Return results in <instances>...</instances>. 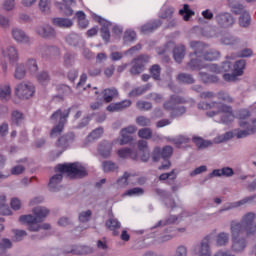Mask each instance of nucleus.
<instances>
[{
	"label": "nucleus",
	"instance_id": "nucleus-5",
	"mask_svg": "<svg viewBox=\"0 0 256 256\" xmlns=\"http://www.w3.org/2000/svg\"><path fill=\"white\" fill-rule=\"evenodd\" d=\"M33 213L35 216L28 214L22 215L19 217L20 223L23 225H27L28 231H39V223L45 220V217L49 215V209L38 206L33 209Z\"/></svg>",
	"mask_w": 256,
	"mask_h": 256
},
{
	"label": "nucleus",
	"instance_id": "nucleus-13",
	"mask_svg": "<svg viewBox=\"0 0 256 256\" xmlns=\"http://www.w3.org/2000/svg\"><path fill=\"white\" fill-rule=\"evenodd\" d=\"M2 56L9 61L10 65H15L19 61V50L15 46H8L2 50Z\"/></svg>",
	"mask_w": 256,
	"mask_h": 256
},
{
	"label": "nucleus",
	"instance_id": "nucleus-41",
	"mask_svg": "<svg viewBox=\"0 0 256 256\" xmlns=\"http://www.w3.org/2000/svg\"><path fill=\"white\" fill-rule=\"evenodd\" d=\"M151 89V84H146L142 87L134 88L130 93L129 97H139V95H143L146 91Z\"/></svg>",
	"mask_w": 256,
	"mask_h": 256
},
{
	"label": "nucleus",
	"instance_id": "nucleus-20",
	"mask_svg": "<svg viewBox=\"0 0 256 256\" xmlns=\"http://www.w3.org/2000/svg\"><path fill=\"white\" fill-rule=\"evenodd\" d=\"M99 23L102 26L100 31L101 37L106 43H109V40L111 39V32L109 31V28L111 27V22L100 18Z\"/></svg>",
	"mask_w": 256,
	"mask_h": 256
},
{
	"label": "nucleus",
	"instance_id": "nucleus-17",
	"mask_svg": "<svg viewBox=\"0 0 256 256\" xmlns=\"http://www.w3.org/2000/svg\"><path fill=\"white\" fill-rule=\"evenodd\" d=\"M35 33L40 37H43V39H51V37H55V29L47 24L37 26L35 28Z\"/></svg>",
	"mask_w": 256,
	"mask_h": 256
},
{
	"label": "nucleus",
	"instance_id": "nucleus-23",
	"mask_svg": "<svg viewBox=\"0 0 256 256\" xmlns=\"http://www.w3.org/2000/svg\"><path fill=\"white\" fill-rule=\"evenodd\" d=\"M163 23L161 22V20H154L152 22H148L146 24H144L141 28L140 31L143 35H148V33H153V31H155L156 29H159V27L162 25Z\"/></svg>",
	"mask_w": 256,
	"mask_h": 256
},
{
	"label": "nucleus",
	"instance_id": "nucleus-61",
	"mask_svg": "<svg viewBox=\"0 0 256 256\" xmlns=\"http://www.w3.org/2000/svg\"><path fill=\"white\" fill-rule=\"evenodd\" d=\"M39 9L42 13H49L51 11V2L49 0H40Z\"/></svg>",
	"mask_w": 256,
	"mask_h": 256
},
{
	"label": "nucleus",
	"instance_id": "nucleus-12",
	"mask_svg": "<svg viewBox=\"0 0 256 256\" xmlns=\"http://www.w3.org/2000/svg\"><path fill=\"white\" fill-rule=\"evenodd\" d=\"M12 37L14 39V41H16V43H21L22 45H32L33 44V40L31 39V37H29V35H27V33H25V31H23L20 28H13L12 31Z\"/></svg>",
	"mask_w": 256,
	"mask_h": 256
},
{
	"label": "nucleus",
	"instance_id": "nucleus-18",
	"mask_svg": "<svg viewBox=\"0 0 256 256\" xmlns=\"http://www.w3.org/2000/svg\"><path fill=\"white\" fill-rule=\"evenodd\" d=\"M179 103H185V99L180 96L172 95L169 100L165 101L163 107L166 111H175Z\"/></svg>",
	"mask_w": 256,
	"mask_h": 256
},
{
	"label": "nucleus",
	"instance_id": "nucleus-64",
	"mask_svg": "<svg viewBox=\"0 0 256 256\" xmlns=\"http://www.w3.org/2000/svg\"><path fill=\"white\" fill-rule=\"evenodd\" d=\"M60 11L64 13L67 17H71L73 15V9L68 4H58Z\"/></svg>",
	"mask_w": 256,
	"mask_h": 256
},
{
	"label": "nucleus",
	"instance_id": "nucleus-33",
	"mask_svg": "<svg viewBox=\"0 0 256 256\" xmlns=\"http://www.w3.org/2000/svg\"><path fill=\"white\" fill-rule=\"evenodd\" d=\"M26 69L30 74L37 75V72L39 71V64H37V59L28 58L26 60Z\"/></svg>",
	"mask_w": 256,
	"mask_h": 256
},
{
	"label": "nucleus",
	"instance_id": "nucleus-9",
	"mask_svg": "<svg viewBox=\"0 0 256 256\" xmlns=\"http://www.w3.org/2000/svg\"><path fill=\"white\" fill-rule=\"evenodd\" d=\"M149 63V56L140 55L131 62V75H141L145 71V65Z\"/></svg>",
	"mask_w": 256,
	"mask_h": 256
},
{
	"label": "nucleus",
	"instance_id": "nucleus-30",
	"mask_svg": "<svg viewBox=\"0 0 256 256\" xmlns=\"http://www.w3.org/2000/svg\"><path fill=\"white\" fill-rule=\"evenodd\" d=\"M112 149H113V144L109 142H103L102 144H100L98 151L101 157H104V159H107L108 157H111Z\"/></svg>",
	"mask_w": 256,
	"mask_h": 256
},
{
	"label": "nucleus",
	"instance_id": "nucleus-45",
	"mask_svg": "<svg viewBox=\"0 0 256 256\" xmlns=\"http://www.w3.org/2000/svg\"><path fill=\"white\" fill-rule=\"evenodd\" d=\"M0 214L1 215H11V210L7 205V198L5 196H0Z\"/></svg>",
	"mask_w": 256,
	"mask_h": 256
},
{
	"label": "nucleus",
	"instance_id": "nucleus-62",
	"mask_svg": "<svg viewBox=\"0 0 256 256\" xmlns=\"http://www.w3.org/2000/svg\"><path fill=\"white\" fill-rule=\"evenodd\" d=\"M121 139H120V145H127L128 143H131L133 141V137L131 134L125 132L123 134V130L120 131Z\"/></svg>",
	"mask_w": 256,
	"mask_h": 256
},
{
	"label": "nucleus",
	"instance_id": "nucleus-8",
	"mask_svg": "<svg viewBox=\"0 0 256 256\" xmlns=\"http://www.w3.org/2000/svg\"><path fill=\"white\" fill-rule=\"evenodd\" d=\"M19 99H31L35 95V85L31 82H21L15 88Z\"/></svg>",
	"mask_w": 256,
	"mask_h": 256
},
{
	"label": "nucleus",
	"instance_id": "nucleus-38",
	"mask_svg": "<svg viewBox=\"0 0 256 256\" xmlns=\"http://www.w3.org/2000/svg\"><path fill=\"white\" fill-rule=\"evenodd\" d=\"M117 95H119L117 89H106L104 90L103 99L106 103H111L113 101V98L117 97Z\"/></svg>",
	"mask_w": 256,
	"mask_h": 256
},
{
	"label": "nucleus",
	"instance_id": "nucleus-29",
	"mask_svg": "<svg viewBox=\"0 0 256 256\" xmlns=\"http://www.w3.org/2000/svg\"><path fill=\"white\" fill-rule=\"evenodd\" d=\"M222 45H230L231 47H239L241 40L233 35L226 34L221 38Z\"/></svg>",
	"mask_w": 256,
	"mask_h": 256
},
{
	"label": "nucleus",
	"instance_id": "nucleus-46",
	"mask_svg": "<svg viewBox=\"0 0 256 256\" xmlns=\"http://www.w3.org/2000/svg\"><path fill=\"white\" fill-rule=\"evenodd\" d=\"M23 119L25 117L23 116V113H21L18 110H14L11 114V121L14 125H21L23 123Z\"/></svg>",
	"mask_w": 256,
	"mask_h": 256
},
{
	"label": "nucleus",
	"instance_id": "nucleus-60",
	"mask_svg": "<svg viewBox=\"0 0 256 256\" xmlns=\"http://www.w3.org/2000/svg\"><path fill=\"white\" fill-rule=\"evenodd\" d=\"M12 243L11 240L4 238L0 242V255H3L7 249H11Z\"/></svg>",
	"mask_w": 256,
	"mask_h": 256
},
{
	"label": "nucleus",
	"instance_id": "nucleus-16",
	"mask_svg": "<svg viewBox=\"0 0 256 256\" xmlns=\"http://www.w3.org/2000/svg\"><path fill=\"white\" fill-rule=\"evenodd\" d=\"M255 197L256 196H248L237 202L227 203L223 206L222 209L219 210V213H223V211H231V209H237V207L247 205V203H253V201L255 200Z\"/></svg>",
	"mask_w": 256,
	"mask_h": 256
},
{
	"label": "nucleus",
	"instance_id": "nucleus-54",
	"mask_svg": "<svg viewBox=\"0 0 256 256\" xmlns=\"http://www.w3.org/2000/svg\"><path fill=\"white\" fill-rule=\"evenodd\" d=\"M177 79L180 83H186L187 85L195 83V79H193L191 75L185 73L179 74Z\"/></svg>",
	"mask_w": 256,
	"mask_h": 256
},
{
	"label": "nucleus",
	"instance_id": "nucleus-10",
	"mask_svg": "<svg viewBox=\"0 0 256 256\" xmlns=\"http://www.w3.org/2000/svg\"><path fill=\"white\" fill-rule=\"evenodd\" d=\"M211 236H206L200 243V245L192 248V255L197 256H211V247L209 246Z\"/></svg>",
	"mask_w": 256,
	"mask_h": 256
},
{
	"label": "nucleus",
	"instance_id": "nucleus-15",
	"mask_svg": "<svg viewBox=\"0 0 256 256\" xmlns=\"http://www.w3.org/2000/svg\"><path fill=\"white\" fill-rule=\"evenodd\" d=\"M188 67L190 69H208L209 71H213V73H221V68L217 66V64H201L199 62L195 61V58H192L190 62L188 63Z\"/></svg>",
	"mask_w": 256,
	"mask_h": 256
},
{
	"label": "nucleus",
	"instance_id": "nucleus-56",
	"mask_svg": "<svg viewBox=\"0 0 256 256\" xmlns=\"http://www.w3.org/2000/svg\"><path fill=\"white\" fill-rule=\"evenodd\" d=\"M124 43H133V41H135V39H137V33H135V31L133 30H127L124 33Z\"/></svg>",
	"mask_w": 256,
	"mask_h": 256
},
{
	"label": "nucleus",
	"instance_id": "nucleus-51",
	"mask_svg": "<svg viewBox=\"0 0 256 256\" xmlns=\"http://www.w3.org/2000/svg\"><path fill=\"white\" fill-rule=\"evenodd\" d=\"M150 75L153 79H155V81H159V79H161V66H159L158 64H154L150 68Z\"/></svg>",
	"mask_w": 256,
	"mask_h": 256
},
{
	"label": "nucleus",
	"instance_id": "nucleus-34",
	"mask_svg": "<svg viewBox=\"0 0 256 256\" xmlns=\"http://www.w3.org/2000/svg\"><path fill=\"white\" fill-rule=\"evenodd\" d=\"M240 181H246L248 191H255L256 189V177L249 175H241L239 177Z\"/></svg>",
	"mask_w": 256,
	"mask_h": 256
},
{
	"label": "nucleus",
	"instance_id": "nucleus-55",
	"mask_svg": "<svg viewBox=\"0 0 256 256\" xmlns=\"http://www.w3.org/2000/svg\"><path fill=\"white\" fill-rule=\"evenodd\" d=\"M173 13H175V8L167 7L160 12V19H171L173 17Z\"/></svg>",
	"mask_w": 256,
	"mask_h": 256
},
{
	"label": "nucleus",
	"instance_id": "nucleus-21",
	"mask_svg": "<svg viewBox=\"0 0 256 256\" xmlns=\"http://www.w3.org/2000/svg\"><path fill=\"white\" fill-rule=\"evenodd\" d=\"M11 93V84L9 82L0 84V100L3 103H7V101L11 100Z\"/></svg>",
	"mask_w": 256,
	"mask_h": 256
},
{
	"label": "nucleus",
	"instance_id": "nucleus-25",
	"mask_svg": "<svg viewBox=\"0 0 256 256\" xmlns=\"http://www.w3.org/2000/svg\"><path fill=\"white\" fill-rule=\"evenodd\" d=\"M235 172L231 167H224L222 169H215L209 174V177H233Z\"/></svg>",
	"mask_w": 256,
	"mask_h": 256
},
{
	"label": "nucleus",
	"instance_id": "nucleus-48",
	"mask_svg": "<svg viewBox=\"0 0 256 256\" xmlns=\"http://www.w3.org/2000/svg\"><path fill=\"white\" fill-rule=\"evenodd\" d=\"M80 41H81V36L75 33H72L66 37V43H68V45H72L73 47H77Z\"/></svg>",
	"mask_w": 256,
	"mask_h": 256
},
{
	"label": "nucleus",
	"instance_id": "nucleus-7",
	"mask_svg": "<svg viewBox=\"0 0 256 256\" xmlns=\"http://www.w3.org/2000/svg\"><path fill=\"white\" fill-rule=\"evenodd\" d=\"M69 113V109H58L51 115V121H59L58 124L52 128L50 133L51 137H57V135H61V133H63V129L65 128V123H67Z\"/></svg>",
	"mask_w": 256,
	"mask_h": 256
},
{
	"label": "nucleus",
	"instance_id": "nucleus-58",
	"mask_svg": "<svg viewBox=\"0 0 256 256\" xmlns=\"http://www.w3.org/2000/svg\"><path fill=\"white\" fill-rule=\"evenodd\" d=\"M136 123L140 127H151V119H149L145 116H138L136 118Z\"/></svg>",
	"mask_w": 256,
	"mask_h": 256
},
{
	"label": "nucleus",
	"instance_id": "nucleus-47",
	"mask_svg": "<svg viewBox=\"0 0 256 256\" xmlns=\"http://www.w3.org/2000/svg\"><path fill=\"white\" fill-rule=\"evenodd\" d=\"M239 25L240 27H249L251 25V15L249 12H244L239 17Z\"/></svg>",
	"mask_w": 256,
	"mask_h": 256
},
{
	"label": "nucleus",
	"instance_id": "nucleus-14",
	"mask_svg": "<svg viewBox=\"0 0 256 256\" xmlns=\"http://www.w3.org/2000/svg\"><path fill=\"white\" fill-rule=\"evenodd\" d=\"M216 23L220 25V27H232L235 23V18L229 12H222L216 15Z\"/></svg>",
	"mask_w": 256,
	"mask_h": 256
},
{
	"label": "nucleus",
	"instance_id": "nucleus-43",
	"mask_svg": "<svg viewBox=\"0 0 256 256\" xmlns=\"http://www.w3.org/2000/svg\"><path fill=\"white\" fill-rule=\"evenodd\" d=\"M145 193V190H143V188H131L129 190H127L126 192H124L123 196L124 197H141V195H143Z\"/></svg>",
	"mask_w": 256,
	"mask_h": 256
},
{
	"label": "nucleus",
	"instance_id": "nucleus-40",
	"mask_svg": "<svg viewBox=\"0 0 256 256\" xmlns=\"http://www.w3.org/2000/svg\"><path fill=\"white\" fill-rule=\"evenodd\" d=\"M193 142L195 143L198 149H206V147H211L213 143L209 140H204L201 137H194Z\"/></svg>",
	"mask_w": 256,
	"mask_h": 256
},
{
	"label": "nucleus",
	"instance_id": "nucleus-35",
	"mask_svg": "<svg viewBox=\"0 0 256 256\" xmlns=\"http://www.w3.org/2000/svg\"><path fill=\"white\" fill-rule=\"evenodd\" d=\"M179 15L184 21H189L195 15V12L191 10L188 4H184L183 8L179 10Z\"/></svg>",
	"mask_w": 256,
	"mask_h": 256
},
{
	"label": "nucleus",
	"instance_id": "nucleus-1",
	"mask_svg": "<svg viewBox=\"0 0 256 256\" xmlns=\"http://www.w3.org/2000/svg\"><path fill=\"white\" fill-rule=\"evenodd\" d=\"M255 213L248 212L246 213L241 221H231L230 223V233L232 239L231 249L234 253H243L247 247V238L243 237V233H246L247 236L255 235L256 225H255Z\"/></svg>",
	"mask_w": 256,
	"mask_h": 256
},
{
	"label": "nucleus",
	"instance_id": "nucleus-49",
	"mask_svg": "<svg viewBox=\"0 0 256 256\" xmlns=\"http://www.w3.org/2000/svg\"><path fill=\"white\" fill-rule=\"evenodd\" d=\"M216 98L219 101H223V103H233V97H231V95H229V93L225 92V91H220L216 94Z\"/></svg>",
	"mask_w": 256,
	"mask_h": 256
},
{
	"label": "nucleus",
	"instance_id": "nucleus-32",
	"mask_svg": "<svg viewBox=\"0 0 256 256\" xmlns=\"http://www.w3.org/2000/svg\"><path fill=\"white\" fill-rule=\"evenodd\" d=\"M102 169L104 173H115L119 171V166L111 160H106L102 162Z\"/></svg>",
	"mask_w": 256,
	"mask_h": 256
},
{
	"label": "nucleus",
	"instance_id": "nucleus-28",
	"mask_svg": "<svg viewBox=\"0 0 256 256\" xmlns=\"http://www.w3.org/2000/svg\"><path fill=\"white\" fill-rule=\"evenodd\" d=\"M132 177H135V174L124 172L123 176L116 181L117 187L119 189H125V187H128Z\"/></svg>",
	"mask_w": 256,
	"mask_h": 256
},
{
	"label": "nucleus",
	"instance_id": "nucleus-37",
	"mask_svg": "<svg viewBox=\"0 0 256 256\" xmlns=\"http://www.w3.org/2000/svg\"><path fill=\"white\" fill-rule=\"evenodd\" d=\"M117 153L121 159H127V157H131V159H137V152H133L131 148H122L118 150Z\"/></svg>",
	"mask_w": 256,
	"mask_h": 256
},
{
	"label": "nucleus",
	"instance_id": "nucleus-6",
	"mask_svg": "<svg viewBox=\"0 0 256 256\" xmlns=\"http://www.w3.org/2000/svg\"><path fill=\"white\" fill-rule=\"evenodd\" d=\"M239 117V125L244 130L237 131V139H244V137H249V135H253V133H255L256 131V118L249 120L250 114L247 110H242L239 114Z\"/></svg>",
	"mask_w": 256,
	"mask_h": 256
},
{
	"label": "nucleus",
	"instance_id": "nucleus-36",
	"mask_svg": "<svg viewBox=\"0 0 256 256\" xmlns=\"http://www.w3.org/2000/svg\"><path fill=\"white\" fill-rule=\"evenodd\" d=\"M173 57L176 63H181L183 61V57H185V46L180 45L174 48Z\"/></svg>",
	"mask_w": 256,
	"mask_h": 256
},
{
	"label": "nucleus",
	"instance_id": "nucleus-52",
	"mask_svg": "<svg viewBox=\"0 0 256 256\" xmlns=\"http://www.w3.org/2000/svg\"><path fill=\"white\" fill-rule=\"evenodd\" d=\"M230 139H233V133L226 132L225 134L219 135L214 138V143H227V141H229Z\"/></svg>",
	"mask_w": 256,
	"mask_h": 256
},
{
	"label": "nucleus",
	"instance_id": "nucleus-50",
	"mask_svg": "<svg viewBox=\"0 0 256 256\" xmlns=\"http://www.w3.org/2000/svg\"><path fill=\"white\" fill-rule=\"evenodd\" d=\"M138 137H140V139L149 140L153 137V130H151V128H141L138 131Z\"/></svg>",
	"mask_w": 256,
	"mask_h": 256
},
{
	"label": "nucleus",
	"instance_id": "nucleus-22",
	"mask_svg": "<svg viewBox=\"0 0 256 256\" xmlns=\"http://www.w3.org/2000/svg\"><path fill=\"white\" fill-rule=\"evenodd\" d=\"M107 229L112 232L114 237H118L119 229H121V222L117 218H110L105 223Z\"/></svg>",
	"mask_w": 256,
	"mask_h": 256
},
{
	"label": "nucleus",
	"instance_id": "nucleus-44",
	"mask_svg": "<svg viewBox=\"0 0 256 256\" xmlns=\"http://www.w3.org/2000/svg\"><path fill=\"white\" fill-rule=\"evenodd\" d=\"M36 79L41 85H47V83L51 81V76L49 75V72L41 71L36 75Z\"/></svg>",
	"mask_w": 256,
	"mask_h": 256
},
{
	"label": "nucleus",
	"instance_id": "nucleus-24",
	"mask_svg": "<svg viewBox=\"0 0 256 256\" xmlns=\"http://www.w3.org/2000/svg\"><path fill=\"white\" fill-rule=\"evenodd\" d=\"M52 23L55 27H60V29H71L73 27V20L69 18H53Z\"/></svg>",
	"mask_w": 256,
	"mask_h": 256
},
{
	"label": "nucleus",
	"instance_id": "nucleus-63",
	"mask_svg": "<svg viewBox=\"0 0 256 256\" xmlns=\"http://www.w3.org/2000/svg\"><path fill=\"white\" fill-rule=\"evenodd\" d=\"M172 142L174 143V145L179 147V145H185V143H189V137L180 135V136L175 137L172 140Z\"/></svg>",
	"mask_w": 256,
	"mask_h": 256
},
{
	"label": "nucleus",
	"instance_id": "nucleus-3",
	"mask_svg": "<svg viewBox=\"0 0 256 256\" xmlns=\"http://www.w3.org/2000/svg\"><path fill=\"white\" fill-rule=\"evenodd\" d=\"M198 108L209 111L207 112L208 117H215V115H219V113H222V123H231V121L235 119V116L233 115V108L221 102H201L198 104Z\"/></svg>",
	"mask_w": 256,
	"mask_h": 256
},
{
	"label": "nucleus",
	"instance_id": "nucleus-2",
	"mask_svg": "<svg viewBox=\"0 0 256 256\" xmlns=\"http://www.w3.org/2000/svg\"><path fill=\"white\" fill-rule=\"evenodd\" d=\"M56 171L60 174H56L50 178L49 187L52 191L57 189V185L63 181V174H66L70 178L85 177L87 176V170L79 163L70 164H58Z\"/></svg>",
	"mask_w": 256,
	"mask_h": 256
},
{
	"label": "nucleus",
	"instance_id": "nucleus-57",
	"mask_svg": "<svg viewBox=\"0 0 256 256\" xmlns=\"http://www.w3.org/2000/svg\"><path fill=\"white\" fill-rule=\"evenodd\" d=\"M177 221V216H170L169 218H167L166 220H160L155 226L154 228L157 227H165V225H173V223H175Z\"/></svg>",
	"mask_w": 256,
	"mask_h": 256
},
{
	"label": "nucleus",
	"instance_id": "nucleus-53",
	"mask_svg": "<svg viewBox=\"0 0 256 256\" xmlns=\"http://www.w3.org/2000/svg\"><path fill=\"white\" fill-rule=\"evenodd\" d=\"M136 107L139 111H151V109H153V104H151V102L140 100L136 103Z\"/></svg>",
	"mask_w": 256,
	"mask_h": 256
},
{
	"label": "nucleus",
	"instance_id": "nucleus-42",
	"mask_svg": "<svg viewBox=\"0 0 256 256\" xmlns=\"http://www.w3.org/2000/svg\"><path fill=\"white\" fill-rule=\"evenodd\" d=\"M76 16L78 18L79 27H81V29H87V27H89V20H87L85 12L79 11L76 13Z\"/></svg>",
	"mask_w": 256,
	"mask_h": 256
},
{
	"label": "nucleus",
	"instance_id": "nucleus-26",
	"mask_svg": "<svg viewBox=\"0 0 256 256\" xmlns=\"http://www.w3.org/2000/svg\"><path fill=\"white\" fill-rule=\"evenodd\" d=\"M228 5L234 15H243V13H247L245 6H243V4H239L237 0H228Z\"/></svg>",
	"mask_w": 256,
	"mask_h": 256
},
{
	"label": "nucleus",
	"instance_id": "nucleus-31",
	"mask_svg": "<svg viewBox=\"0 0 256 256\" xmlns=\"http://www.w3.org/2000/svg\"><path fill=\"white\" fill-rule=\"evenodd\" d=\"M26 75H27V68H25V64L24 63L16 64L15 71H14V79L21 81Z\"/></svg>",
	"mask_w": 256,
	"mask_h": 256
},
{
	"label": "nucleus",
	"instance_id": "nucleus-11",
	"mask_svg": "<svg viewBox=\"0 0 256 256\" xmlns=\"http://www.w3.org/2000/svg\"><path fill=\"white\" fill-rule=\"evenodd\" d=\"M171 155H173V147L164 146L162 149L161 147H155L152 153V160L157 163L160 159H169Z\"/></svg>",
	"mask_w": 256,
	"mask_h": 256
},
{
	"label": "nucleus",
	"instance_id": "nucleus-59",
	"mask_svg": "<svg viewBox=\"0 0 256 256\" xmlns=\"http://www.w3.org/2000/svg\"><path fill=\"white\" fill-rule=\"evenodd\" d=\"M91 215H93L91 210L82 211L79 214V221L81 223H88V221H91Z\"/></svg>",
	"mask_w": 256,
	"mask_h": 256
},
{
	"label": "nucleus",
	"instance_id": "nucleus-4",
	"mask_svg": "<svg viewBox=\"0 0 256 256\" xmlns=\"http://www.w3.org/2000/svg\"><path fill=\"white\" fill-rule=\"evenodd\" d=\"M190 47L194 50V53L191 54V61L194 59L196 63H200V65L205 64L203 61H215L219 59V51L210 50L206 51L207 45L203 42H190Z\"/></svg>",
	"mask_w": 256,
	"mask_h": 256
},
{
	"label": "nucleus",
	"instance_id": "nucleus-19",
	"mask_svg": "<svg viewBox=\"0 0 256 256\" xmlns=\"http://www.w3.org/2000/svg\"><path fill=\"white\" fill-rule=\"evenodd\" d=\"M73 141H75V134H73V132H70L58 139L57 147H59L61 151H65V149H67V147H69V144L73 143Z\"/></svg>",
	"mask_w": 256,
	"mask_h": 256
},
{
	"label": "nucleus",
	"instance_id": "nucleus-39",
	"mask_svg": "<svg viewBox=\"0 0 256 256\" xmlns=\"http://www.w3.org/2000/svg\"><path fill=\"white\" fill-rule=\"evenodd\" d=\"M245 65H247V62L243 59L236 61L233 67V72L238 75V77H241L243 71H245Z\"/></svg>",
	"mask_w": 256,
	"mask_h": 256
},
{
	"label": "nucleus",
	"instance_id": "nucleus-27",
	"mask_svg": "<svg viewBox=\"0 0 256 256\" xmlns=\"http://www.w3.org/2000/svg\"><path fill=\"white\" fill-rule=\"evenodd\" d=\"M229 233L220 232L215 236L216 247H227L229 245Z\"/></svg>",
	"mask_w": 256,
	"mask_h": 256
}]
</instances>
